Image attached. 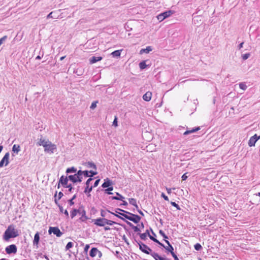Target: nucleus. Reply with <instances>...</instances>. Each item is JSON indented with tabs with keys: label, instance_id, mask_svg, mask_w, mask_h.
<instances>
[{
	"label": "nucleus",
	"instance_id": "1",
	"mask_svg": "<svg viewBox=\"0 0 260 260\" xmlns=\"http://www.w3.org/2000/svg\"><path fill=\"white\" fill-rule=\"evenodd\" d=\"M108 212L115 215V216L125 221L126 222L127 221H126L122 217L120 216L119 215H121L123 217L129 220L130 221L134 222L135 223H138L141 220V217L139 215L134 214L128 211L119 208H117L115 210L116 213L110 212V211H108Z\"/></svg>",
	"mask_w": 260,
	"mask_h": 260
},
{
	"label": "nucleus",
	"instance_id": "2",
	"mask_svg": "<svg viewBox=\"0 0 260 260\" xmlns=\"http://www.w3.org/2000/svg\"><path fill=\"white\" fill-rule=\"evenodd\" d=\"M19 236L18 231L15 228L13 224L8 226L3 235V239L6 241H8L10 239L14 238Z\"/></svg>",
	"mask_w": 260,
	"mask_h": 260
},
{
	"label": "nucleus",
	"instance_id": "3",
	"mask_svg": "<svg viewBox=\"0 0 260 260\" xmlns=\"http://www.w3.org/2000/svg\"><path fill=\"white\" fill-rule=\"evenodd\" d=\"M77 214L81 215V217L79 218L80 221L85 222L88 219V217L86 216L85 210L82 208L79 209H73L71 212V217L73 218Z\"/></svg>",
	"mask_w": 260,
	"mask_h": 260
},
{
	"label": "nucleus",
	"instance_id": "4",
	"mask_svg": "<svg viewBox=\"0 0 260 260\" xmlns=\"http://www.w3.org/2000/svg\"><path fill=\"white\" fill-rule=\"evenodd\" d=\"M44 151L46 152L52 154L53 153L55 150H56V145L51 143L50 141L48 140V143L44 146Z\"/></svg>",
	"mask_w": 260,
	"mask_h": 260
},
{
	"label": "nucleus",
	"instance_id": "5",
	"mask_svg": "<svg viewBox=\"0 0 260 260\" xmlns=\"http://www.w3.org/2000/svg\"><path fill=\"white\" fill-rule=\"evenodd\" d=\"M174 13V11L169 10L161 13L157 15V18L160 22L163 21L165 19L170 17Z\"/></svg>",
	"mask_w": 260,
	"mask_h": 260
},
{
	"label": "nucleus",
	"instance_id": "6",
	"mask_svg": "<svg viewBox=\"0 0 260 260\" xmlns=\"http://www.w3.org/2000/svg\"><path fill=\"white\" fill-rule=\"evenodd\" d=\"M139 246V249L144 253L147 254H151L153 252L152 249L149 247L147 245L144 244L141 242H138Z\"/></svg>",
	"mask_w": 260,
	"mask_h": 260
},
{
	"label": "nucleus",
	"instance_id": "7",
	"mask_svg": "<svg viewBox=\"0 0 260 260\" xmlns=\"http://www.w3.org/2000/svg\"><path fill=\"white\" fill-rule=\"evenodd\" d=\"M49 234L53 233L57 237H61L63 233L60 231L58 227H50L48 230Z\"/></svg>",
	"mask_w": 260,
	"mask_h": 260
},
{
	"label": "nucleus",
	"instance_id": "8",
	"mask_svg": "<svg viewBox=\"0 0 260 260\" xmlns=\"http://www.w3.org/2000/svg\"><path fill=\"white\" fill-rule=\"evenodd\" d=\"M92 180H93L92 178H90L87 179V180L86 181V182L85 183L86 187L85 188L84 192L85 193L87 194L88 197L90 196V192L91 191V190L93 188L92 186H89L90 183Z\"/></svg>",
	"mask_w": 260,
	"mask_h": 260
},
{
	"label": "nucleus",
	"instance_id": "9",
	"mask_svg": "<svg viewBox=\"0 0 260 260\" xmlns=\"http://www.w3.org/2000/svg\"><path fill=\"white\" fill-rule=\"evenodd\" d=\"M93 223L99 226H105L106 224V218H98L92 220Z\"/></svg>",
	"mask_w": 260,
	"mask_h": 260
},
{
	"label": "nucleus",
	"instance_id": "10",
	"mask_svg": "<svg viewBox=\"0 0 260 260\" xmlns=\"http://www.w3.org/2000/svg\"><path fill=\"white\" fill-rule=\"evenodd\" d=\"M9 156L10 154L9 152H7L2 160L0 161V168H2L3 167L7 166L9 163Z\"/></svg>",
	"mask_w": 260,
	"mask_h": 260
},
{
	"label": "nucleus",
	"instance_id": "11",
	"mask_svg": "<svg viewBox=\"0 0 260 260\" xmlns=\"http://www.w3.org/2000/svg\"><path fill=\"white\" fill-rule=\"evenodd\" d=\"M5 251L9 254L11 253L15 254L17 252V248L15 244H12L7 246L5 249Z\"/></svg>",
	"mask_w": 260,
	"mask_h": 260
},
{
	"label": "nucleus",
	"instance_id": "12",
	"mask_svg": "<svg viewBox=\"0 0 260 260\" xmlns=\"http://www.w3.org/2000/svg\"><path fill=\"white\" fill-rule=\"evenodd\" d=\"M69 180V179L68 177L61 176L59 180V183L58 184V188L59 187L60 184H61L63 187L66 188L68 185V182Z\"/></svg>",
	"mask_w": 260,
	"mask_h": 260
},
{
	"label": "nucleus",
	"instance_id": "13",
	"mask_svg": "<svg viewBox=\"0 0 260 260\" xmlns=\"http://www.w3.org/2000/svg\"><path fill=\"white\" fill-rule=\"evenodd\" d=\"M69 180L75 183L77 182H81V179L79 178V177L76 175V174L73 175H70L68 177Z\"/></svg>",
	"mask_w": 260,
	"mask_h": 260
},
{
	"label": "nucleus",
	"instance_id": "14",
	"mask_svg": "<svg viewBox=\"0 0 260 260\" xmlns=\"http://www.w3.org/2000/svg\"><path fill=\"white\" fill-rule=\"evenodd\" d=\"M256 134H255L254 136L250 137V139L248 141V145L250 147L254 146L255 143L257 141V139H256Z\"/></svg>",
	"mask_w": 260,
	"mask_h": 260
},
{
	"label": "nucleus",
	"instance_id": "15",
	"mask_svg": "<svg viewBox=\"0 0 260 260\" xmlns=\"http://www.w3.org/2000/svg\"><path fill=\"white\" fill-rule=\"evenodd\" d=\"M103 59L101 56H92L89 59V63L90 64H93L97 61H100Z\"/></svg>",
	"mask_w": 260,
	"mask_h": 260
},
{
	"label": "nucleus",
	"instance_id": "16",
	"mask_svg": "<svg viewBox=\"0 0 260 260\" xmlns=\"http://www.w3.org/2000/svg\"><path fill=\"white\" fill-rule=\"evenodd\" d=\"M152 97V93L150 91L146 92L143 96V99L147 102L151 100Z\"/></svg>",
	"mask_w": 260,
	"mask_h": 260
},
{
	"label": "nucleus",
	"instance_id": "17",
	"mask_svg": "<svg viewBox=\"0 0 260 260\" xmlns=\"http://www.w3.org/2000/svg\"><path fill=\"white\" fill-rule=\"evenodd\" d=\"M151 255L155 259V260H169L168 258H165L160 256H159L157 253L155 252H153L151 253Z\"/></svg>",
	"mask_w": 260,
	"mask_h": 260
},
{
	"label": "nucleus",
	"instance_id": "18",
	"mask_svg": "<svg viewBox=\"0 0 260 260\" xmlns=\"http://www.w3.org/2000/svg\"><path fill=\"white\" fill-rule=\"evenodd\" d=\"M59 18H60L59 16L56 14V12H51L47 16V19H49V18L58 19Z\"/></svg>",
	"mask_w": 260,
	"mask_h": 260
},
{
	"label": "nucleus",
	"instance_id": "19",
	"mask_svg": "<svg viewBox=\"0 0 260 260\" xmlns=\"http://www.w3.org/2000/svg\"><path fill=\"white\" fill-rule=\"evenodd\" d=\"M40 240L39 233L38 232L36 233L34 236V239L33 241V244L34 245L38 246Z\"/></svg>",
	"mask_w": 260,
	"mask_h": 260
},
{
	"label": "nucleus",
	"instance_id": "20",
	"mask_svg": "<svg viewBox=\"0 0 260 260\" xmlns=\"http://www.w3.org/2000/svg\"><path fill=\"white\" fill-rule=\"evenodd\" d=\"M112 184V181L108 178H107L105 179V182L103 183L102 186L104 188H106L108 187H109V186H111Z\"/></svg>",
	"mask_w": 260,
	"mask_h": 260
},
{
	"label": "nucleus",
	"instance_id": "21",
	"mask_svg": "<svg viewBox=\"0 0 260 260\" xmlns=\"http://www.w3.org/2000/svg\"><path fill=\"white\" fill-rule=\"evenodd\" d=\"M165 242L168 245V246L165 247V249L168 251L170 252L171 253L172 252H173L174 250L173 246L171 245L169 241H168L167 240H165Z\"/></svg>",
	"mask_w": 260,
	"mask_h": 260
},
{
	"label": "nucleus",
	"instance_id": "22",
	"mask_svg": "<svg viewBox=\"0 0 260 260\" xmlns=\"http://www.w3.org/2000/svg\"><path fill=\"white\" fill-rule=\"evenodd\" d=\"M152 50V48L151 46H147L146 48L142 49L140 51V53L141 54L144 53H148Z\"/></svg>",
	"mask_w": 260,
	"mask_h": 260
},
{
	"label": "nucleus",
	"instance_id": "23",
	"mask_svg": "<svg viewBox=\"0 0 260 260\" xmlns=\"http://www.w3.org/2000/svg\"><path fill=\"white\" fill-rule=\"evenodd\" d=\"M98 252V249L97 248L93 247L90 250L89 255L91 257H94L97 255V253Z\"/></svg>",
	"mask_w": 260,
	"mask_h": 260
},
{
	"label": "nucleus",
	"instance_id": "24",
	"mask_svg": "<svg viewBox=\"0 0 260 260\" xmlns=\"http://www.w3.org/2000/svg\"><path fill=\"white\" fill-rule=\"evenodd\" d=\"M48 143V140H46L44 139H42V138L40 139L39 142L37 143V145L38 146H43L44 147V146Z\"/></svg>",
	"mask_w": 260,
	"mask_h": 260
},
{
	"label": "nucleus",
	"instance_id": "25",
	"mask_svg": "<svg viewBox=\"0 0 260 260\" xmlns=\"http://www.w3.org/2000/svg\"><path fill=\"white\" fill-rule=\"evenodd\" d=\"M200 129V127H197L192 128V129H191L190 130H187V131H185L183 135H188V134L194 133L196 132H197L198 131H199Z\"/></svg>",
	"mask_w": 260,
	"mask_h": 260
},
{
	"label": "nucleus",
	"instance_id": "26",
	"mask_svg": "<svg viewBox=\"0 0 260 260\" xmlns=\"http://www.w3.org/2000/svg\"><path fill=\"white\" fill-rule=\"evenodd\" d=\"M150 236H151L149 234V231L147 230L145 233L143 234H140V237L142 240H145L146 239L147 237L149 236L150 238Z\"/></svg>",
	"mask_w": 260,
	"mask_h": 260
},
{
	"label": "nucleus",
	"instance_id": "27",
	"mask_svg": "<svg viewBox=\"0 0 260 260\" xmlns=\"http://www.w3.org/2000/svg\"><path fill=\"white\" fill-rule=\"evenodd\" d=\"M20 151V146L19 145H16V144H14L13 146V147H12V151L16 153V154H18V152Z\"/></svg>",
	"mask_w": 260,
	"mask_h": 260
},
{
	"label": "nucleus",
	"instance_id": "28",
	"mask_svg": "<svg viewBox=\"0 0 260 260\" xmlns=\"http://www.w3.org/2000/svg\"><path fill=\"white\" fill-rule=\"evenodd\" d=\"M116 195L117 196L112 197L111 198L112 200L123 201V200L124 199V198L123 196H122L120 194H119L118 192H116Z\"/></svg>",
	"mask_w": 260,
	"mask_h": 260
},
{
	"label": "nucleus",
	"instance_id": "29",
	"mask_svg": "<svg viewBox=\"0 0 260 260\" xmlns=\"http://www.w3.org/2000/svg\"><path fill=\"white\" fill-rule=\"evenodd\" d=\"M121 50H116L111 53V55L114 57H118L120 56Z\"/></svg>",
	"mask_w": 260,
	"mask_h": 260
},
{
	"label": "nucleus",
	"instance_id": "30",
	"mask_svg": "<svg viewBox=\"0 0 260 260\" xmlns=\"http://www.w3.org/2000/svg\"><path fill=\"white\" fill-rule=\"evenodd\" d=\"M129 204L134 206L136 208H138V206L137 204L136 200L134 198H131L128 199Z\"/></svg>",
	"mask_w": 260,
	"mask_h": 260
},
{
	"label": "nucleus",
	"instance_id": "31",
	"mask_svg": "<svg viewBox=\"0 0 260 260\" xmlns=\"http://www.w3.org/2000/svg\"><path fill=\"white\" fill-rule=\"evenodd\" d=\"M126 223L127 224H128L129 226H132V228L133 229L134 231L136 232H140V230L139 228H138L137 226H134L132 223H131L130 222H128V221H126Z\"/></svg>",
	"mask_w": 260,
	"mask_h": 260
},
{
	"label": "nucleus",
	"instance_id": "32",
	"mask_svg": "<svg viewBox=\"0 0 260 260\" xmlns=\"http://www.w3.org/2000/svg\"><path fill=\"white\" fill-rule=\"evenodd\" d=\"M58 207L61 213H64L67 217H69V213L67 210L64 211L63 207L60 205H58Z\"/></svg>",
	"mask_w": 260,
	"mask_h": 260
},
{
	"label": "nucleus",
	"instance_id": "33",
	"mask_svg": "<svg viewBox=\"0 0 260 260\" xmlns=\"http://www.w3.org/2000/svg\"><path fill=\"white\" fill-rule=\"evenodd\" d=\"M76 171H77V169L75 167H73L71 168H68L66 170V173H75V172H76Z\"/></svg>",
	"mask_w": 260,
	"mask_h": 260
},
{
	"label": "nucleus",
	"instance_id": "34",
	"mask_svg": "<svg viewBox=\"0 0 260 260\" xmlns=\"http://www.w3.org/2000/svg\"><path fill=\"white\" fill-rule=\"evenodd\" d=\"M139 65L140 69L141 70L145 69L147 67V65L146 64V61L145 60L140 62Z\"/></svg>",
	"mask_w": 260,
	"mask_h": 260
},
{
	"label": "nucleus",
	"instance_id": "35",
	"mask_svg": "<svg viewBox=\"0 0 260 260\" xmlns=\"http://www.w3.org/2000/svg\"><path fill=\"white\" fill-rule=\"evenodd\" d=\"M86 167L88 168H92L95 170L96 169V165L92 162H88L86 163Z\"/></svg>",
	"mask_w": 260,
	"mask_h": 260
},
{
	"label": "nucleus",
	"instance_id": "36",
	"mask_svg": "<svg viewBox=\"0 0 260 260\" xmlns=\"http://www.w3.org/2000/svg\"><path fill=\"white\" fill-rule=\"evenodd\" d=\"M239 87L240 89L245 90L247 89V86L244 82H241L239 83Z\"/></svg>",
	"mask_w": 260,
	"mask_h": 260
},
{
	"label": "nucleus",
	"instance_id": "37",
	"mask_svg": "<svg viewBox=\"0 0 260 260\" xmlns=\"http://www.w3.org/2000/svg\"><path fill=\"white\" fill-rule=\"evenodd\" d=\"M83 172H82V171L79 170L77 172V173H76V175L79 177V178L81 179V182L83 179Z\"/></svg>",
	"mask_w": 260,
	"mask_h": 260
},
{
	"label": "nucleus",
	"instance_id": "38",
	"mask_svg": "<svg viewBox=\"0 0 260 260\" xmlns=\"http://www.w3.org/2000/svg\"><path fill=\"white\" fill-rule=\"evenodd\" d=\"M113 187L112 186L109 187L108 188L106 189L105 190V192L107 193L108 194H111L113 193L110 192L111 191L113 190Z\"/></svg>",
	"mask_w": 260,
	"mask_h": 260
},
{
	"label": "nucleus",
	"instance_id": "39",
	"mask_svg": "<svg viewBox=\"0 0 260 260\" xmlns=\"http://www.w3.org/2000/svg\"><path fill=\"white\" fill-rule=\"evenodd\" d=\"M116 223H117L115 221L106 219V224H108L109 225H113L114 224H116Z\"/></svg>",
	"mask_w": 260,
	"mask_h": 260
},
{
	"label": "nucleus",
	"instance_id": "40",
	"mask_svg": "<svg viewBox=\"0 0 260 260\" xmlns=\"http://www.w3.org/2000/svg\"><path fill=\"white\" fill-rule=\"evenodd\" d=\"M194 249L198 251L200 250L202 248L201 245L199 243L196 244L194 246Z\"/></svg>",
	"mask_w": 260,
	"mask_h": 260
},
{
	"label": "nucleus",
	"instance_id": "41",
	"mask_svg": "<svg viewBox=\"0 0 260 260\" xmlns=\"http://www.w3.org/2000/svg\"><path fill=\"white\" fill-rule=\"evenodd\" d=\"M73 246V244L71 242H69L68 243L66 246V249L69 250L70 248H72Z\"/></svg>",
	"mask_w": 260,
	"mask_h": 260
},
{
	"label": "nucleus",
	"instance_id": "42",
	"mask_svg": "<svg viewBox=\"0 0 260 260\" xmlns=\"http://www.w3.org/2000/svg\"><path fill=\"white\" fill-rule=\"evenodd\" d=\"M250 55V54L249 53H247L243 54L242 55V59L243 60H246L249 57Z\"/></svg>",
	"mask_w": 260,
	"mask_h": 260
},
{
	"label": "nucleus",
	"instance_id": "43",
	"mask_svg": "<svg viewBox=\"0 0 260 260\" xmlns=\"http://www.w3.org/2000/svg\"><path fill=\"white\" fill-rule=\"evenodd\" d=\"M98 103V101H94L92 103L90 108L91 109H94L96 107V104Z\"/></svg>",
	"mask_w": 260,
	"mask_h": 260
},
{
	"label": "nucleus",
	"instance_id": "44",
	"mask_svg": "<svg viewBox=\"0 0 260 260\" xmlns=\"http://www.w3.org/2000/svg\"><path fill=\"white\" fill-rule=\"evenodd\" d=\"M159 233L164 238L165 240L168 238V236L165 234V233L162 230H159Z\"/></svg>",
	"mask_w": 260,
	"mask_h": 260
},
{
	"label": "nucleus",
	"instance_id": "45",
	"mask_svg": "<svg viewBox=\"0 0 260 260\" xmlns=\"http://www.w3.org/2000/svg\"><path fill=\"white\" fill-rule=\"evenodd\" d=\"M76 194H75V195H74V196L72 198V199L69 201V204H70V206H72L73 205H74V202H73V200H74V199H76Z\"/></svg>",
	"mask_w": 260,
	"mask_h": 260
},
{
	"label": "nucleus",
	"instance_id": "46",
	"mask_svg": "<svg viewBox=\"0 0 260 260\" xmlns=\"http://www.w3.org/2000/svg\"><path fill=\"white\" fill-rule=\"evenodd\" d=\"M171 204L173 206L176 207L177 210H181V209H180V207L179 206V205L178 204H177L175 202H171Z\"/></svg>",
	"mask_w": 260,
	"mask_h": 260
},
{
	"label": "nucleus",
	"instance_id": "47",
	"mask_svg": "<svg viewBox=\"0 0 260 260\" xmlns=\"http://www.w3.org/2000/svg\"><path fill=\"white\" fill-rule=\"evenodd\" d=\"M82 172H83V175L85 177H90V175L89 174V172L88 171H82Z\"/></svg>",
	"mask_w": 260,
	"mask_h": 260
},
{
	"label": "nucleus",
	"instance_id": "48",
	"mask_svg": "<svg viewBox=\"0 0 260 260\" xmlns=\"http://www.w3.org/2000/svg\"><path fill=\"white\" fill-rule=\"evenodd\" d=\"M7 38V36H5L0 39V46L3 43V42L6 40Z\"/></svg>",
	"mask_w": 260,
	"mask_h": 260
},
{
	"label": "nucleus",
	"instance_id": "49",
	"mask_svg": "<svg viewBox=\"0 0 260 260\" xmlns=\"http://www.w3.org/2000/svg\"><path fill=\"white\" fill-rule=\"evenodd\" d=\"M113 125L115 127H116L118 125V124H117V117L116 116L115 117V118H114V121L113 122Z\"/></svg>",
	"mask_w": 260,
	"mask_h": 260
},
{
	"label": "nucleus",
	"instance_id": "50",
	"mask_svg": "<svg viewBox=\"0 0 260 260\" xmlns=\"http://www.w3.org/2000/svg\"><path fill=\"white\" fill-rule=\"evenodd\" d=\"M150 239L158 244L160 243L158 240L152 236H150Z\"/></svg>",
	"mask_w": 260,
	"mask_h": 260
},
{
	"label": "nucleus",
	"instance_id": "51",
	"mask_svg": "<svg viewBox=\"0 0 260 260\" xmlns=\"http://www.w3.org/2000/svg\"><path fill=\"white\" fill-rule=\"evenodd\" d=\"M150 239L158 244L160 243L158 240L152 236H150Z\"/></svg>",
	"mask_w": 260,
	"mask_h": 260
},
{
	"label": "nucleus",
	"instance_id": "52",
	"mask_svg": "<svg viewBox=\"0 0 260 260\" xmlns=\"http://www.w3.org/2000/svg\"><path fill=\"white\" fill-rule=\"evenodd\" d=\"M89 172V173L90 174L89 175L90 177H91L96 175L98 173L96 172L93 171H90Z\"/></svg>",
	"mask_w": 260,
	"mask_h": 260
},
{
	"label": "nucleus",
	"instance_id": "53",
	"mask_svg": "<svg viewBox=\"0 0 260 260\" xmlns=\"http://www.w3.org/2000/svg\"><path fill=\"white\" fill-rule=\"evenodd\" d=\"M161 197L162 198H164V199L166 201H169V198L168 197L165 195V194L164 193H162L161 194Z\"/></svg>",
	"mask_w": 260,
	"mask_h": 260
},
{
	"label": "nucleus",
	"instance_id": "54",
	"mask_svg": "<svg viewBox=\"0 0 260 260\" xmlns=\"http://www.w3.org/2000/svg\"><path fill=\"white\" fill-rule=\"evenodd\" d=\"M100 181V179H98V180H96L95 181V182H94V183L93 186H93V187H96V186L99 185Z\"/></svg>",
	"mask_w": 260,
	"mask_h": 260
},
{
	"label": "nucleus",
	"instance_id": "55",
	"mask_svg": "<svg viewBox=\"0 0 260 260\" xmlns=\"http://www.w3.org/2000/svg\"><path fill=\"white\" fill-rule=\"evenodd\" d=\"M187 173H184L181 177L183 180H185L187 178Z\"/></svg>",
	"mask_w": 260,
	"mask_h": 260
},
{
	"label": "nucleus",
	"instance_id": "56",
	"mask_svg": "<svg viewBox=\"0 0 260 260\" xmlns=\"http://www.w3.org/2000/svg\"><path fill=\"white\" fill-rule=\"evenodd\" d=\"M89 248V245H86L84 247V252L87 253L88 250Z\"/></svg>",
	"mask_w": 260,
	"mask_h": 260
},
{
	"label": "nucleus",
	"instance_id": "57",
	"mask_svg": "<svg viewBox=\"0 0 260 260\" xmlns=\"http://www.w3.org/2000/svg\"><path fill=\"white\" fill-rule=\"evenodd\" d=\"M66 188H69V191L70 192H72V189H73V188L72 187L71 184L68 185Z\"/></svg>",
	"mask_w": 260,
	"mask_h": 260
},
{
	"label": "nucleus",
	"instance_id": "58",
	"mask_svg": "<svg viewBox=\"0 0 260 260\" xmlns=\"http://www.w3.org/2000/svg\"><path fill=\"white\" fill-rule=\"evenodd\" d=\"M63 196V193L62 192L60 191L58 194V200H60L62 197Z\"/></svg>",
	"mask_w": 260,
	"mask_h": 260
},
{
	"label": "nucleus",
	"instance_id": "59",
	"mask_svg": "<svg viewBox=\"0 0 260 260\" xmlns=\"http://www.w3.org/2000/svg\"><path fill=\"white\" fill-rule=\"evenodd\" d=\"M101 215L102 217H105L106 216V212L104 210H102L101 211Z\"/></svg>",
	"mask_w": 260,
	"mask_h": 260
},
{
	"label": "nucleus",
	"instance_id": "60",
	"mask_svg": "<svg viewBox=\"0 0 260 260\" xmlns=\"http://www.w3.org/2000/svg\"><path fill=\"white\" fill-rule=\"evenodd\" d=\"M56 193H57V192H56V193L54 196V198H55L54 202H55V204L58 206V205H59V204L58 203V199H56V196H57Z\"/></svg>",
	"mask_w": 260,
	"mask_h": 260
},
{
	"label": "nucleus",
	"instance_id": "61",
	"mask_svg": "<svg viewBox=\"0 0 260 260\" xmlns=\"http://www.w3.org/2000/svg\"><path fill=\"white\" fill-rule=\"evenodd\" d=\"M122 201V204H121L120 205V206H126V205H127V203L125 201H124V200H123V201Z\"/></svg>",
	"mask_w": 260,
	"mask_h": 260
},
{
	"label": "nucleus",
	"instance_id": "62",
	"mask_svg": "<svg viewBox=\"0 0 260 260\" xmlns=\"http://www.w3.org/2000/svg\"><path fill=\"white\" fill-rule=\"evenodd\" d=\"M199 18H200V17H198V16L194 17L193 21V22H194V24H196V21L198 22V19Z\"/></svg>",
	"mask_w": 260,
	"mask_h": 260
},
{
	"label": "nucleus",
	"instance_id": "63",
	"mask_svg": "<svg viewBox=\"0 0 260 260\" xmlns=\"http://www.w3.org/2000/svg\"><path fill=\"white\" fill-rule=\"evenodd\" d=\"M171 255L174 257L175 260L178 257L175 254V253L174 252H172Z\"/></svg>",
	"mask_w": 260,
	"mask_h": 260
},
{
	"label": "nucleus",
	"instance_id": "64",
	"mask_svg": "<svg viewBox=\"0 0 260 260\" xmlns=\"http://www.w3.org/2000/svg\"><path fill=\"white\" fill-rule=\"evenodd\" d=\"M97 255L99 257H101L102 256V253L101 251L98 250V252L97 253Z\"/></svg>",
	"mask_w": 260,
	"mask_h": 260
}]
</instances>
